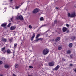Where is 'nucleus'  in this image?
<instances>
[{
  "mask_svg": "<svg viewBox=\"0 0 76 76\" xmlns=\"http://www.w3.org/2000/svg\"><path fill=\"white\" fill-rule=\"evenodd\" d=\"M68 16L69 17H70L71 18H73V17H75V16H76V13L75 12H72L71 15H70V13H68Z\"/></svg>",
  "mask_w": 76,
  "mask_h": 76,
  "instance_id": "nucleus-1",
  "label": "nucleus"
},
{
  "mask_svg": "<svg viewBox=\"0 0 76 76\" xmlns=\"http://www.w3.org/2000/svg\"><path fill=\"white\" fill-rule=\"evenodd\" d=\"M49 52V50L47 48L44 49L42 52V53L44 55H46Z\"/></svg>",
  "mask_w": 76,
  "mask_h": 76,
  "instance_id": "nucleus-2",
  "label": "nucleus"
},
{
  "mask_svg": "<svg viewBox=\"0 0 76 76\" xmlns=\"http://www.w3.org/2000/svg\"><path fill=\"white\" fill-rule=\"evenodd\" d=\"M39 10L38 9L36 8L33 11V13H36L37 12H39Z\"/></svg>",
  "mask_w": 76,
  "mask_h": 76,
  "instance_id": "nucleus-3",
  "label": "nucleus"
},
{
  "mask_svg": "<svg viewBox=\"0 0 76 76\" xmlns=\"http://www.w3.org/2000/svg\"><path fill=\"white\" fill-rule=\"evenodd\" d=\"M49 65L50 66H53L54 65V62H51L49 63Z\"/></svg>",
  "mask_w": 76,
  "mask_h": 76,
  "instance_id": "nucleus-4",
  "label": "nucleus"
},
{
  "mask_svg": "<svg viewBox=\"0 0 76 76\" xmlns=\"http://www.w3.org/2000/svg\"><path fill=\"white\" fill-rule=\"evenodd\" d=\"M17 19H19L20 20H23V17L21 15H20V16H18L17 18Z\"/></svg>",
  "mask_w": 76,
  "mask_h": 76,
  "instance_id": "nucleus-5",
  "label": "nucleus"
},
{
  "mask_svg": "<svg viewBox=\"0 0 76 76\" xmlns=\"http://www.w3.org/2000/svg\"><path fill=\"white\" fill-rule=\"evenodd\" d=\"M16 26H11L10 28V30H14L16 28Z\"/></svg>",
  "mask_w": 76,
  "mask_h": 76,
  "instance_id": "nucleus-6",
  "label": "nucleus"
},
{
  "mask_svg": "<svg viewBox=\"0 0 76 76\" xmlns=\"http://www.w3.org/2000/svg\"><path fill=\"white\" fill-rule=\"evenodd\" d=\"M60 37H58L56 39L55 41L56 42L57 41H59V40H60Z\"/></svg>",
  "mask_w": 76,
  "mask_h": 76,
  "instance_id": "nucleus-7",
  "label": "nucleus"
},
{
  "mask_svg": "<svg viewBox=\"0 0 76 76\" xmlns=\"http://www.w3.org/2000/svg\"><path fill=\"white\" fill-rule=\"evenodd\" d=\"M9 67L10 66L9 65L6 64L4 65V67L6 69H8V68H9Z\"/></svg>",
  "mask_w": 76,
  "mask_h": 76,
  "instance_id": "nucleus-8",
  "label": "nucleus"
},
{
  "mask_svg": "<svg viewBox=\"0 0 76 76\" xmlns=\"http://www.w3.org/2000/svg\"><path fill=\"white\" fill-rule=\"evenodd\" d=\"M5 48H6L5 47H4L1 49V50L4 53L6 52V50H5Z\"/></svg>",
  "mask_w": 76,
  "mask_h": 76,
  "instance_id": "nucleus-9",
  "label": "nucleus"
},
{
  "mask_svg": "<svg viewBox=\"0 0 76 76\" xmlns=\"http://www.w3.org/2000/svg\"><path fill=\"white\" fill-rule=\"evenodd\" d=\"M35 33H33V36H32L31 39V41H32V40H33V39H34V37H35Z\"/></svg>",
  "mask_w": 76,
  "mask_h": 76,
  "instance_id": "nucleus-10",
  "label": "nucleus"
},
{
  "mask_svg": "<svg viewBox=\"0 0 76 76\" xmlns=\"http://www.w3.org/2000/svg\"><path fill=\"white\" fill-rule=\"evenodd\" d=\"M1 41H3V42H6V41H7V39L4 38H2Z\"/></svg>",
  "mask_w": 76,
  "mask_h": 76,
  "instance_id": "nucleus-11",
  "label": "nucleus"
},
{
  "mask_svg": "<svg viewBox=\"0 0 76 76\" xmlns=\"http://www.w3.org/2000/svg\"><path fill=\"white\" fill-rule=\"evenodd\" d=\"M59 67H60V66H59V65H57L55 68V70H57Z\"/></svg>",
  "mask_w": 76,
  "mask_h": 76,
  "instance_id": "nucleus-12",
  "label": "nucleus"
},
{
  "mask_svg": "<svg viewBox=\"0 0 76 76\" xmlns=\"http://www.w3.org/2000/svg\"><path fill=\"white\" fill-rule=\"evenodd\" d=\"M7 53L9 54H10L11 53V51H10V49H8L7 50Z\"/></svg>",
  "mask_w": 76,
  "mask_h": 76,
  "instance_id": "nucleus-13",
  "label": "nucleus"
},
{
  "mask_svg": "<svg viewBox=\"0 0 76 76\" xmlns=\"http://www.w3.org/2000/svg\"><path fill=\"white\" fill-rule=\"evenodd\" d=\"M67 28L66 27H63V32H65L67 30Z\"/></svg>",
  "mask_w": 76,
  "mask_h": 76,
  "instance_id": "nucleus-14",
  "label": "nucleus"
},
{
  "mask_svg": "<svg viewBox=\"0 0 76 76\" xmlns=\"http://www.w3.org/2000/svg\"><path fill=\"white\" fill-rule=\"evenodd\" d=\"M62 49V46H59L58 47V50H61Z\"/></svg>",
  "mask_w": 76,
  "mask_h": 76,
  "instance_id": "nucleus-15",
  "label": "nucleus"
},
{
  "mask_svg": "<svg viewBox=\"0 0 76 76\" xmlns=\"http://www.w3.org/2000/svg\"><path fill=\"white\" fill-rule=\"evenodd\" d=\"M73 45V44H72V43H70L69 45V47L70 48H71V47H72V46Z\"/></svg>",
  "mask_w": 76,
  "mask_h": 76,
  "instance_id": "nucleus-16",
  "label": "nucleus"
},
{
  "mask_svg": "<svg viewBox=\"0 0 76 76\" xmlns=\"http://www.w3.org/2000/svg\"><path fill=\"white\" fill-rule=\"evenodd\" d=\"M6 23H4L3 24H2L1 26H6Z\"/></svg>",
  "mask_w": 76,
  "mask_h": 76,
  "instance_id": "nucleus-17",
  "label": "nucleus"
},
{
  "mask_svg": "<svg viewBox=\"0 0 76 76\" xmlns=\"http://www.w3.org/2000/svg\"><path fill=\"white\" fill-rule=\"evenodd\" d=\"M15 68H18V66H19V65H18V64H15Z\"/></svg>",
  "mask_w": 76,
  "mask_h": 76,
  "instance_id": "nucleus-18",
  "label": "nucleus"
},
{
  "mask_svg": "<svg viewBox=\"0 0 76 76\" xmlns=\"http://www.w3.org/2000/svg\"><path fill=\"white\" fill-rule=\"evenodd\" d=\"M20 6L19 5L18 6H16L15 7V9H19V7Z\"/></svg>",
  "mask_w": 76,
  "mask_h": 76,
  "instance_id": "nucleus-19",
  "label": "nucleus"
},
{
  "mask_svg": "<svg viewBox=\"0 0 76 76\" xmlns=\"http://www.w3.org/2000/svg\"><path fill=\"white\" fill-rule=\"evenodd\" d=\"M40 20H44V18L42 17L40 18Z\"/></svg>",
  "mask_w": 76,
  "mask_h": 76,
  "instance_id": "nucleus-20",
  "label": "nucleus"
},
{
  "mask_svg": "<svg viewBox=\"0 0 76 76\" xmlns=\"http://www.w3.org/2000/svg\"><path fill=\"white\" fill-rule=\"evenodd\" d=\"M17 47V43H15V44H14V48H16V47Z\"/></svg>",
  "mask_w": 76,
  "mask_h": 76,
  "instance_id": "nucleus-21",
  "label": "nucleus"
},
{
  "mask_svg": "<svg viewBox=\"0 0 76 76\" xmlns=\"http://www.w3.org/2000/svg\"><path fill=\"white\" fill-rule=\"evenodd\" d=\"M28 28H30V29H32V26L31 25H29L28 26Z\"/></svg>",
  "mask_w": 76,
  "mask_h": 76,
  "instance_id": "nucleus-22",
  "label": "nucleus"
},
{
  "mask_svg": "<svg viewBox=\"0 0 76 76\" xmlns=\"http://www.w3.org/2000/svg\"><path fill=\"white\" fill-rule=\"evenodd\" d=\"M40 35H39V34H37V36H36V38H38V37H39V36Z\"/></svg>",
  "mask_w": 76,
  "mask_h": 76,
  "instance_id": "nucleus-23",
  "label": "nucleus"
},
{
  "mask_svg": "<svg viewBox=\"0 0 76 76\" xmlns=\"http://www.w3.org/2000/svg\"><path fill=\"white\" fill-rule=\"evenodd\" d=\"M1 60L4 61V60H5V58H4L2 57L1 58Z\"/></svg>",
  "mask_w": 76,
  "mask_h": 76,
  "instance_id": "nucleus-24",
  "label": "nucleus"
},
{
  "mask_svg": "<svg viewBox=\"0 0 76 76\" xmlns=\"http://www.w3.org/2000/svg\"><path fill=\"white\" fill-rule=\"evenodd\" d=\"M29 68H30L31 69H33V66H29Z\"/></svg>",
  "mask_w": 76,
  "mask_h": 76,
  "instance_id": "nucleus-25",
  "label": "nucleus"
},
{
  "mask_svg": "<svg viewBox=\"0 0 76 76\" xmlns=\"http://www.w3.org/2000/svg\"><path fill=\"white\" fill-rule=\"evenodd\" d=\"M67 53L68 54H70V50H68L67 51Z\"/></svg>",
  "mask_w": 76,
  "mask_h": 76,
  "instance_id": "nucleus-26",
  "label": "nucleus"
},
{
  "mask_svg": "<svg viewBox=\"0 0 76 76\" xmlns=\"http://www.w3.org/2000/svg\"><path fill=\"white\" fill-rule=\"evenodd\" d=\"M39 40H41V38L38 39L36 40V41H38Z\"/></svg>",
  "mask_w": 76,
  "mask_h": 76,
  "instance_id": "nucleus-27",
  "label": "nucleus"
},
{
  "mask_svg": "<svg viewBox=\"0 0 76 76\" xmlns=\"http://www.w3.org/2000/svg\"><path fill=\"white\" fill-rule=\"evenodd\" d=\"M11 24V23H9V24L8 25V27H10V24Z\"/></svg>",
  "mask_w": 76,
  "mask_h": 76,
  "instance_id": "nucleus-28",
  "label": "nucleus"
},
{
  "mask_svg": "<svg viewBox=\"0 0 76 76\" xmlns=\"http://www.w3.org/2000/svg\"><path fill=\"white\" fill-rule=\"evenodd\" d=\"M71 39L72 40H74V39H75V37H71Z\"/></svg>",
  "mask_w": 76,
  "mask_h": 76,
  "instance_id": "nucleus-29",
  "label": "nucleus"
},
{
  "mask_svg": "<svg viewBox=\"0 0 76 76\" xmlns=\"http://www.w3.org/2000/svg\"><path fill=\"white\" fill-rule=\"evenodd\" d=\"M3 63V62L0 61V64H1Z\"/></svg>",
  "mask_w": 76,
  "mask_h": 76,
  "instance_id": "nucleus-30",
  "label": "nucleus"
},
{
  "mask_svg": "<svg viewBox=\"0 0 76 76\" xmlns=\"http://www.w3.org/2000/svg\"><path fill=\"white\" fill-rule=\"evenodd\" d=\"M56 9L57 10H59V8H57V7H56Z\"/></svg>",
  "mask_w": 76,
  "mask_h": 76,
  "instance_id": "nucleus-31",
  "label": "nucleus"
},
{
  "mask_svg": "<svg viewBox=\"0 0 76 76\" xmlns=\"http://www.w3.org/2000/svg\"><path fill=\"white\" fill-rule=\"evenodd\" d=\"M66 26H67L68 27V26H69V24H66Z\"/></svg>",
  "mask_w": 76,
  "mask_h": 76,
  "instance_id": "nucleus-32",
  "label": "nucleus"
},
{
  "mask_svg": "<svg viewBox=\"0 0 76 76\" xmlns=\"http://www.w3.org/2000/svg\"><path fill=\"white\" fill-rule=\"evenodd\" d=\"M12 76H16V75H15V74H13L12 75Z\"/></svg>",
  "mask_w": 76,
  "mask_h": 76,
  "instance_id": "nucleus-33",
  "label": "nucleus"
},
{
  "mask_svg": "<svg viewBox=\"0 0 76 76\" xmlns=\"http://www.w3.org/2000/svg\"><path fill=\"white\" fill-rule=\"evenodd\" d=\"M72 66V64H70V66Z\"/></svg>",
  "mask_w": 76,
  "mask_h": 76,
  "instance_id": "nucleus-34",
  "label": "nucleus"
},
{
  "mask_svg": "<svg viewBox=\"0 0 76 76\" xmlns=\"http://www.w3.org/2000/svg\"><path fill=\"white\" fill-rule=\"evenodd\" d=\"M74 71L76 72V69L74 70Z\"/></svg>",
  "mask_w": 76,
  "mask_h": 76,
  "instance_id": "nucleus-35",
  "label": "nucleus"
},
{
  "mask_svg": "<svg viewBox=\"0 0 76 76\" xmlns=\"http://www.w3.org/2000/svg\"><path fill=\"white\" fill-rule=\"evenodd\" d=\"M56 22H57V21H55V23H56Z\"/></svg>",
  "mask_w": 76,
  "mask_h": 76,
  "instance_id": "nucleus-36",
  "label": "nucleus"
},
{
  "mask_svg": "<svg viewBox=\"0 0 76 76\" xmlns=\"http://www.w3.org/2000/svg\"><path fill=\"white\" fill-rule=\"evenodd\" d=\"M10 19H11V20H12V18H11Z\"/></svg>",
  "mask_w": 76,
  "mask_h": 76,
  "instance_id": "nucleus-37",
  "label": "nucleus"
},
{
  "mask_svg": "<svg viewBox=\"0 0 76 76\" xmlns=\"http://www.w3.org/2000/svg\"><path fill=\"white\" fill-rule=\"evenodd\" d=\"M52 41H54V39H53Z\"/></svg>",
  "mask_w": 76,
  "mask_h": 76,
  "instance_id": "nucleus-38",
  "label": "nucleus"
},
{
  "mask_svg": "<svg viewBox=\"0 0 76 76\" xmlns=\"http://www.w3.org/2000/svg\"><path fill=\"white\" fill-rule=\"evenodd\" d=\"M12 9H14L15 8L13 7H12Z\"/></svg>",
  "mask_w": 76,
  "mask_h": 76,
  "instance_id": "nucleus-39",
  "label": "nucleus"
},
{
  "mask_svg": "<svg viewBox=\"0 0 76 76\" xmlns=\"http://www.w3.org/2000/svg\"><path fill=\"white\" fill-rule=\"evenodd\" d=\"M40 39H41V40H42V39L41 38Z\"/></svg>",
  "mask_w": 76,
  "mask_h": 76,
  "instance_id": "nucleus-40",
  "label": "nucleus"
},
{
  "mask_svg": "<svg viewBox=\"0 0 76 76\" xmlns=\"http://www.w3.org/2000/svg\"><path fill=\"white\" fill-rule=\"evenodd\" d=\"M0 76H3L2 75H0Z\"/></svg>",
  "mask_w": 76,
  "mask_h": 76,
  "instance_id": "nucleus-41",
  "label": "nucleus"
},
{
  "mask_svg": "<svg viewBox=\"0 0 76 76\" xmlns=\"http://www.w3.org/2000/svg\"><path fill=\"white\" fill-rule=\"evenodd\" d=\"M4 9H5V10H6V8H4Z\"/></svg>",
  "mask_w": 76,
  "mask_h": 76,
  "instance_id": "nucleus-42",
  "label": "nucleus"
},
{
  "mask_svg": "<svg viewBox=\"0 0 76 76\" xmlns=\"http://www.w3.org/2000/svg\"><path fill=\"white\" fill-rule=\"evenodd\" d=\"M10 1H13V0H10Z\"/></svg>",
  "mask_w": 76,
  "mask_h": 76,
  "instance_id": "nucleus-43",
  "label": "nucleus"
},
{
  "mask_svg": "<svg viewBox=\"0 0 76 76\" xmlns=\"http://www.w3.org/2000/svg\"><path fill=\"white\" fill-rule=\"evenodd\" d=\"M41 26V27H42V26Z\"/></svg>",
  "mask_w": 76,
  "mask_h": 76,
  "instance_id": "nucleus-44",
  "label": "nucleus"
},
{
  "mask_svg": "<svg viewBox=\"0 0 76 76\" xmlns=\"http://www.w3.org/2000/svg\"><path fill=\"white\" fill-rule=\"evenodd\" d=\"M10 41H12V40H11V39H10Z\"/></svg>",
  "mask_w": 76,
  "mask_h": 76,
  "instance_id": "nucleus-45",
  "label": "nucleus"
},
{
  "mask_svg": "<svg viewBox=\"0 0 76 76\" xmlns=\"http://www.w3.org/2000/svg\"><path fill=\"white\" fill-rule=\"evenodd\" d=\"M6 10H5V11H4V12H6Z\"/></svg>",
  "mask_w": 76,
  "mask_h": 76,
  "instance_id": "nucleus-46",
  "label": "nucleus"
},
{
  "mask_svg": "<svg viewBox=\"0 0 76 76\" xmlns=\"http://www.w3.org/2000/svg\"><path fill=\"white\" fill-rule=\"evenodd\" d=\"M13 54H14V53Z\"/></svg>",
  "mask_w": 76,
  "mask_h": 76,
  "instance_id": "nucleus-47",
  "label": "nucleus"
}]
</instances>
